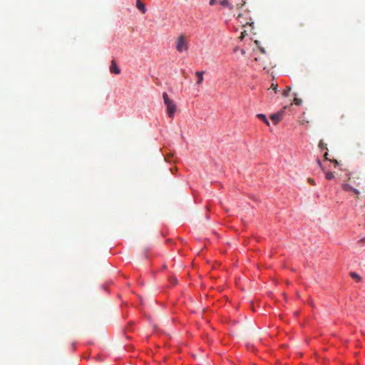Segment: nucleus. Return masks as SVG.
Returning <instances> with one entry per match:
<instances>
[{
    "label": "nucleus",
    "instance_id": "f257e3e1",
    "mask_svg": "<svg viewBox=\"0 0 365 365\" xmlns=\"http://www.w3.org/2000/svg\"><path fill=\"white\" fill-rule=\"evenodd\" d=\"M175 48L180 53L187 52L189 48L188 38L182 34L178 36L175 41Z\"/></svg>",
    "mask_w": 365,
    "mask_h": 365
},
{
    "label": "nucleus",
    "instance_id": "f03ea898",
    "mask_svg": "<svg viewBox=\"0 0 365 365\" xmlns=\"http://www.w3.org/2000/svg\"><path fill=\"white\" fill-rule=\"evenodd\" d=\"M163 98L164 103L166 106L167 113L170 118H173L176 112L177 106L175 103L169 98L168 93L165 92L163 93Z\"/></svg>",
    "mask_w": 365,
    "mask_h": 365
},
{
    "label": "nucleus",
    "instance_id": "7ed1b4c3",
    "mask_svg": "<svg viewBox=\"0 0 365 365\" xmlns=\"http://www.w3.org/2000/svg\"><path fill=\"white\" fill-rule=\"evenodd\" d=\"M220 4L225 8H227L230 10H233L235 8H241L245 4V1L242 0L241 3L235 2L234 0H222L220 1Z\"/></svg>",
    "mask_w": 365,
    "mask_h": 365
},
{
    "label": "nucleus",
    "instance_id": "20e7f679",
    "mask_svg": "<svg viewBox=\"0 0 365 365\" xmlns=\"http://www.w3.org/2000/svg\"><path fill=\"white\" fill-rule=\"evenodd\" d=\"M283 110H281L278 113H273L270 115V119L273 122L274 125H277L282 118Z\"/></svg>",
    "mask_w": 365,
    "mask_h": 365
},
{
    "label": "nucleus",
    "instance_id": "39448f33",
    "mask_svg": "<svg viewBox=\"0 0 365 365\" xmlns=\"http://www.w3.org/2000/svg\"><path fill=\"white\" fill-rule=\"evenodd\" d=\"M342 189L346 192H352L356 196L359 194V191L355 188H354L351 185L347 182H344L341 185Z\"/></svg>",
    "mask_w": 365,
    "mask_h": 365
},
{
    "label": "nucleus",
    "instance_id": "423d86ee",
    "mask_svg": "<svg viewBox=\"0 0 365 365\" xmlns=\"http://www.w3.org/2000/svg\"><path fill=\"white\" fill-rule=\"evenodd\" d=\"M110 71L112 73L119 74L120 73V68L118 67L115 60H112L110 66Z\"/></svg>",
    "mask_w": 365,
    "mask_h": 365
},
{
    "label": "nucleus",
    "instance_id": "0eeeda50",
    "mask_svg": "<svg viewBox=\"0 0 365 365\" xmlns=\"http://www.w3.org/2000/svg\"><path fill=\"white\" fill-rule=\"evenodd\" d=\"M136 7L143 13L145 14L146 12L145 5L141 2L140 0H137L136 1Z\"/></svg>",
    "mask_w": 365,
    "mask_h": 365
},
{
    "label": "nucleus",
    "instance_id": "6e6552de",
    "mask_svg": "<svg viewBox=\"0 0 365 365\" xmlns=\"http://www.w3.org/2000/svg\"><path fill=\"white\" fill-rule=\"evenodd\" d=\"M203 74H204V71H196L195 72V76L197 78V85H200L202 81H203Z\"/></svg>",
    "mask_w": 365,
    "mask_h": 365
},
{
    "label": "nucleus",
    "instance_id": "1a4fd4ad",
    "mask_svg": "<svg viewBox=\"0 0 365 365\" xmlns=\"http://www.w3.org/2000/svg\"><path fill=\"white\" fill-rule=\"evenodd\" d=\"M257 117L262 121L264 122L267 125H269V122L264 114H257Z\"/></svg>",
    "mask_w": 365,
    "mask_h": 365
},
{
    "label": "nucleus",
    "instance_id": "9d476101",
    "mask_svg": "<svg viewBox=\"0 0 365 365\" xmlns=\"http://www.w3.org/2000/svg\"><path fill=\"white\" fill-rule=\"evenodd\" d=\"M292 88L290 86H287L286 88L284 90L282 93V96L284 97H287L289 95V93L291 92Z\"/></svg>",
    "mask_w": 365,
    "mask_h": 365
},
{
    "label": "nucleus",
    "instance_id": "9b49d317",
    "mask_svg": "<svg viewBox=\"0 0 365 365\" xmlns=\"http://www.w3.org/2000/svg\"><path fill=\"white\" fill-rule=\"evenodd\" d=\"M350 276L351 277L352 279L356 280L357 282L361 281V277L356 272H351Z\"/></svg>",
    "mask_w": 365,
    "mask_h": 365
},
{
    "label": "nucleus",
    "instance_id": "f8f14e48",
    "mask_svg": "<svg viewBox=\"0 0 365 365\" xmlns=\"http://www.w3.org/2000/svg\"><path fill=\"white\" fill-rule=\"evenodd\" d=\"M334 177H335L334 173L332 172H328L326 173V179L327 180H332L334 178Z\"/></svg>",
    "mask_w": 365,
    "mask_h": 365
},
{
    "label": "nucleus",
    "instance_id": "ddd939ff",
    "mask_svg": "<svg viewBox=\"0 0 365 365\" xmlns=\"http://www.w3.org/2000/svg\"><path fill=\"white\" fill-rule=\"evenodd\" d=\"M319 147L322 150H323V149L327 150V145L324 143L323 140H320V142L319 143Z\"/></svg>",
    "mask_w": 365,
    "mask_h": 365
},
{
    "label": "nucleus",
    "instance_id": "4468645a",
    "mask_svg": "<svg viewBox=\"0 0 365 365\" xmlns=\"http://www.w3.org/2000/svg\"><path fill=\"white\" fill-rule=\"evenodd\" d=\"M277 87H278L277 84L272 83L271 85L270 88H269V90L272 89L276 93L277 92Z\"/></svg>",
    "mask_w": 365,
    "mask_h": 365
},
{
    "label": "nucleus",
    "instance_id": "2eb2a0df",
    "mask_svg": "<svg viewBox=\"0 0 365 365\" xmlns=\"http://www.w3.org/2000/svg\"><path fill=\"white\" fill-rule=\"evenodd\" d=\"M292 104H297V94L293 93V101L291 103V105Z\"/></svg>",
    "mask_w": 365,
    "mask_h": 365
},
{
    "label": "nucleus",
    "instance_id": "dca6fc26",
    "mask_svg": "<svg viewBox=\"0 0 365 365\" xmlns=\"http://www.w3.org/2000/svg\"><path fill=\"white\" fill-rule=\"evenodd\" d=\"M357 243L359 245H363V244L365 243V237H363L362 239L359 240Z\"/></svg>",
    "mask_w": 365,
    "mask_h": 365
},
{
    "label": "nucleus",
    "instance_id": "f3484780",
    "mask_svg": "<svg viewBox=\"0 0 365 365\" xmlns=\"http://www.w3.org/2000/svg\"><path fill=\"white\" fill-rule=\"evenodd\" d=\"M171 282L173 284H175L177 283V279L175 277H173L171 279Z\"/></svg>",
    "mask_w": 365,
    "mask_h": 365
},
{
    "label": "nucleus",
    "instance_id": "a211bd4d",
    "mask_svg": "<svg viewBox=\"0 0 365 365\" xmlns=\"http://www.w3.org/2000/svg\"><path fill=\"white\" fill-rule=\"evenodd\" d=\"M216 0H210L209 4L210 5L212 6L216 3Z\"/></svg>",
    "mask_w": 365,
    "mask_h": 365
},
{
    "label": "nucleus",
    "instance_id": "6ab92c4d",
    "mask_svg": "<svg viewBox=\"0 0 365 365\" xmlns=\"http://www.w3.org/2000/svg\"><path fill=\"white\" fill-rule=\"evenodd\" d=\"M308 182H309L310 184H312V185H314V180H313V179H312V178H309V179H308Z\"/></svg>",
    "mask_w": 365,
    "mask_h": 365
},
{
    "label": "nucleus",
    "instance_id": "aec40b11",
    "mask_svg": "<svg viewBox=\"0 0 365 365\" xmlns=\"http://www.w3.org/2000/svg\"><path fill=\"white\" fill-rule=\"evenodd\" d=\"M262 67L263 69H266L267 68V66L263 63H262Z\"/></svg>",
    "mask_w": 365,
    "mask_h": 365
},
{
    "label": "nucleus",
    "instance_id": "412c9836",
    "mask_svg": "<svg viewBox=\"0 0 365 365\" xmlns=\"http://www.w3.org/2000/svg\"><path fill=\"white\" fill-rule=\"evenodd\" d=\"M259 50L261 51V52H262V53H265V50H264V48H259Z\"/></svg>",
    "mask_w": 365,
    "mask_h": 365
},
{
    "label": "nucleus",
    "instance_id": "4be33fe9",
    "mask_svg": "<svg viewBox=\"0 0 365 365\" xmlns=\"http://www.w3.org/2000/svg\"><path fill=\"white\" fill-rule=\"evenodd\" d=\"M327 156H328V153H326L324 154V158H325V159H326V160H329V158H328V157H327Z\"/></svg>",
    "mask_w": 365,
    "mask_h": 365
},
{
    "label": "nucleus",
    "instance_id": "5701e85b",
    "mask_svg": "<svg viewBox=\"0 0 365 365\" xmlns=\"http://www.w3.org/2000/svg\"><path fill=\"white\" fill-rule=\"evenodd\" d=\"M255 61H260V58L257 57V58H255Z\"/></svg>",
    "mask_w": 365,
    "mask_h": 365
},
{
    "label": "nucleus",
    "instance_id": "b1692460",
    "mask_svg": "<svg viewBox=\"0 0 365 365\" xmlns=\"http://www.w3.org/2000/svg\"><path fill=\"white\" fill-rule=\"evenodd\" d=\"M300 103H301V101L299 99H298V102H297L298 106L300 105Z\"/></svg>",
    "mask_w": 365,
    "mask_h": 365
},
{
    "label": "nucleus",
    "instance_id": "393cba45",
    "mask_svg": "<svg viewBox=\"0 0 365 365\" xmlns=\"http://www.w3.org/2000/svg\"><path fill=\"white\" fill-rule=\"evenodd\" d=\"M317 163L319 165H321V161L319 160H317Z\"/></svg>",
    "mask_w": 365,
    "mask_h": 365
},
{
    "label": "nucleus",
    "instance_id": "a878e982",
    "mask_svg": "<svg viewBox=\"0 0 365 365\" xmlns=\"http://www.w3.org/2000/svg\"><path fill=\"white\" fill-rule=\"evenodd\" d=\"M241 16H242V15H241L240 14H239L237 15V18H238V19H240V18L241 17Z\"/></svg>",
    "mask_w": 365,
    "mask_h": 365
},
{
    "label": "nucleus",
    "instance_id": "bb28decb",
    "mask_svg": "<svg viewBox=\"0 0 365 365\" xmlns=\"http://www.w3.org/2000/svg\"><path fill=\"white\" fill-rule=\"evenodd\" d=\"M243 36H244V34H243V33H242L241 38H242Z\"/></svg>",
    "mask_w": 365,
    "mask_h": 365
}]
</instances>
